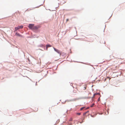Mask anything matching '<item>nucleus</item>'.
Listing matches in <instances>:
<instances>
[{
  "label": "nucleus",
  "instance_id": "1",
  "mask_svg": "<svg viewBox=\"0 0 125 125\" xmlns=\"http://www.w3.org/2000/svg\"><path fill=\"white\" fill-rule=\"evenodd\" d=\"M23 27V25H21V26H18L17 27H15V30L16 31L20 29H22Z\"/></svg>",
  "mask_w": 125,
  "mask_h": 125
},
{
  "label": "nucleus",
  "instance_id": "2",
  "mask_svg": "<svg viewBox=\"0 0 125 125\" xmlns=\"http://www.w3.org/2000/svg\"><path fill=\"white\" fill-rule=\"evenodd\" d=\"M34 25V24H30L29 25V26H28V27L30 29L33 30Z\"/></svg>",
  "mask_w": 125,
  "mask_h": 125
},
{
  "label": "nucleus",
  "instance_id": "3",
  "mask_svg": "<svg viewBox=\"0 0 125 125\" xmlns=\"http://www.w3.org/2000/svg\"><path fill=\"white\" fill-rule=\"evenodd\" d=\"M54 49V51L57 52V53L60 54V55L61 54V53L60 51L58 49H56L55 48H53Z\"/></svg>",
  "mask_w": 125,
  "mask_h": 125
},
{
  "label": "nucleus",
  "instance_id": "4",
  "mask_svg": "<svg viewBox=\"0 0 125 125\" xmlns=\"http://www.w3.org/2000/svg\"><path fill=\"white\" fill-rule=\"evenodd\" d=\"M39 28V27L38 26H34L33 27V30H36L37 29Z\"/></svg>",
  "mask_w": 125,
  "mask_h": 125
},
{
  "label": "nucleus",
  "instance_id": "5",
  "mask_svg": "<svg viewBox=\"0 0 125 125\" xmlns=\"http://www.w3.org/2000/svg\"><path fill=\"white\" fill-rule=\"evenodd\" d=\"M46 50H48V47H51L52 46L51 45H50V44H47L46 45Z\"/></svg>",
  "mask_w": 125,
  "mask_h": 125
},
{
  "label": "nucleus",
  "instance_id": "6",
  "mask_svg": "<svg viewBox=\"0 0 125 125\" xmlns=\"http://www.w3.org/2000/svg\"><path fill=\"white\" fill-rule=\"evenodd\" d=\"M16 34L17 35V36H20V34L18 33H16Z\"/></svg>",
  "mask_w": 125,
  "mask_h": 125
},
{
  "label": "nucleus",
  "instance_id": "7",
  "mask_svg": "<svg viewBox=\"0 0 125 125\" xmlns=\"http://www.w3.org/2000/svg\"><path fill=\"white\" fill-rule=\"evenodd\" d=\"M94 105V104H93L92 105H91V107H93Z\"/></svg>",
  "mask_w": 125,
  "mask_h": 125
},
{
  "label": "nucleus",
  "instance_id": "8",
  "mask_svg": "<svg viewBox=\"0 0 125 125\" xmlns=\"http://www.w3.org/2000/svg\"><path fill=\"white\" fill-rule=\"evenodd\" d=\"M96 95H100V93H95Z\"/></svg>",
  "mask_w": 125,
  "mask_h": 125
},
{
  "label": "nucleus",
  "instance_id": "9",
  "mask_svg": "<svg viewBox=\"0 0 125 125\" xmlns=\"http://www.w3.org/2000/svg\"><path fill=\"white\" fill-rule=\"evenodd\" d=\"M95 95H96L95 93L94 94L93 98H94Z\"/></svg>",
  "mask_w": 125,
  "mask_h": 125
},
{
  "label": "nucleus",
  "instance_id": "10",
  "mask_svg": "<svg viewBox=\"0 0 125 125\" xmlns=\"http://www.w3.org/2000/svg\"><path fill=\"white\" fill-rule=\"evenodd\" d=\"M84 108V107H82V108H81L80 109V110H82Z\"/></svg>",
  "mask_w": 125,
  "mask_h": 125
},
{
  "label": "nucleus",
  "instance_id": "11",
  "mask_svg": "<svg viewBox=\"0 0 125 125\" xmlns=\"http://www.w3.org/2000/svg\"><path fill=\"white\" fill-rule=\"evenodd\" d=\"M77 114L79 115H80L81 114V113H77Z\"/></svg>",
  "mask_w": 125,
  "mask_h": 125
},
{
  "label": "nucleus",
  "instance_id": "12",
  "mask_svg": "<svg viewBox=\"0 0 125 125\" xmlns=\"http://www.w3.org/2000/svg\"><path fill=\"white\" fill-rule=\"evenodd\" d=\"M100 100V97H99V98L98 99V101H99Z\"/></svg>",
  "mask_w": 125,
  "mask_h": 125
},
{
  "label": "nucleus",
  "instance_id": "13",
  "mask_svg": "<svg viewBox=\"0 0 125 125\" xmlns=\"http://www.w3.org/2000/svg\"><path fill=\"white\" fill-rule=\"evenodd\" d=\"M88 112V111H87V112H86L85 113H84L83 114V115H85L86 113H87Z\"/></svg>",
  "mask_w": 125,
  "mask_h": 125
},
{
  "label": "nucleus",
  "instance_id": "14",
  "mask_svg": "<svg viewBox=\"0 0 125 125\" xmlns=\"http://www.w3.org/2000/svg\"><path fill=\"white\" fill-rule=\"evenodd\" d=\"M107 79V78H108L109 79V80H110V79L111 78H110L109 77H107L106 78Z\"/></svg>",
  "mask_w": 125,
  "mask_h": 125
},
{
  "label": "nucleus",
  "instance_id": "15",
  "mask_svg": "<svg viewBox=\"0 0 125 125\" xmlns=\"http://www.w3.org/2000/svg\"><path fill=\"white\" fill-rule=\"evenodd\" d=\"M69 20V19H67V20H66V21H68Z\"/></svg>",
  "mask_w": 125,
  "mask_h": 125
}]
</instances>
